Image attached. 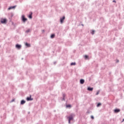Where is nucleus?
Wrapping results in <instances>:
<instances>
[{"label": "nucleus", "instance_id": "5", "mask_svg": "<svg viewBox=\"0 0 124 124\" xmlns=\"http://www.w3.org/2000/svg\"><path fill=\"white\" fill-rule=\"evenodd\" d=\"M16 47L17 48V49H20L22 46L19 44H16Z\"/></svg>", "mask_w": 124, "mask_h": 124}, {"label": "nucleus", "instance_id": "13", "mask_svg": "<svg viewBox=\"0 0 124 124\" xmlns=\"http://www.w3.org/2000/svg\"><path fill=\"white\" fill-rule=\"evenodd\" d=\"M32 13H31V14H30L29 16V18H30V19H31L32 18Z\"/></svg>", "mask_w": 124, "mask_h": 124}, {"label": "nucleus", "instance_id": "24", "mask_svg": "<svg viewBox=\"0 0 124 124\" xmlns=\"http://www.w3.org/2000/svg\"><path fill=\"white\" fill-rule=\"evenodd\" d=\"M113 2H116V0H113Z\"/></svg>", "mask_w": 124, "mask_h": 124}, {"label": "nucleus", "instance_id": "14", "mask_svg": "<svg viewBox=\"0 0 124 124\" xmlns=\"http://www.w3.org/2000/svg\"><path fill=\"white\" fill-rule=\"evenodd\" d=\"M76 64V63L75 62L71 63V65H75Z\"/></svg>", "mask_w": 124, "mask_h": 124}, {"label": "nucleus", "instance_id": "19", "mask_svg": "<svg viewBox=\"0 0 124 124\" xmlns=\"http://www.w3.org/2000/svg\"><path fill=\"white\" fill-rule=\"evenodd\" d=\"M99 94V91H98L96 93V95H98V94Z\"/></svg>", "mask_w": 124, "mask_h": 124}, {"label": "nucleus", "instance_id": "12", "mask_svg": "<svg viewBox=\"0 0 124 124\" xmlns=\"http://www.w3.org/2000/svg\"><path fill=\"white\" fill-rule=\"evenodd\" d=\"M25 103H26V101H25V100H22V101H21V104L22 105H23V104H25Z\"/></svg>", "mask_w": 124, "mask_h": 124}, {"label": "nucleus", "instance_id": "21", "mask_svg": "<svg viewBox=\"0 0 124 124\" xmlns=\"http://www.w3.org/2000/svg\"><path fill=\"white\" fill-rule=\"evenodd\" d=\"M91 119H92V120H93V119H94V118L93 117V116H91Z\"/></svg>", "mask_w": 124, "mask_h": 124}, {"label": "nucleus", "instance_id": "18", "mask_svg": "<svg viewBox=\"0 0 124 124\" xmlns=\"http://www.w3.org/2000/svg\"><path fill=\"white\" fill-rule=\"evenodd\" d=\"M101 105V103H98L97 105V107H99V106H100Z\"/></svg>", "mask_w": 124, "mask_h": 124}, {"label": "nucleus", "instance_id": "16", "mask_svg": "<svg viewBox=\"0 0 124 124\" xmlns=\"http://www.w3.org/2000/svg\"><path fill=\"white\" fill-rule=\"evenodd\" d=\"M84 58H85V59H88V58H89V56H88V55H85V56H84Z\"/></svg>", "mask_w": 124, "mask_h": 124}, {"label": "nucleus", "instance_id": "23", "mask_svg": "<svg viewBox=\"0 0 124 124\" xmlns=\"http://www.w3.org/2000/svg\"><path fill=\"white\" fill-rule=\"evenodd\" d=\"M120 61L119 60L116 61V62H119Z\"/></svg>", "mask_w": 124, "mask_h": 124}, {"label": "nucleus", "instance_id": "17", "mask_svg": "<svg viewBox=\"0 0 124 124\" xmlns=\"http://www.w3.org/2000/svg\"><path fill=\"white\" fill-rule=\"evenodd\" d=\"M92 34H94V31L93 30L91 32Z\"/></svg>", "mask_w": 124, "mask_h": 124}, {"label": "nucleus", "instance_id": "3", "mask_svg": "<svg viewBox=\"0 0 124 124\" xmlns=\"http://www.w3.org/2000/svg\"><path fill=\"white\" fill-rule=\"evenodd\" d=\"M64 19H65V16H62V17H61L60 18V23H61V24H62V23H63V21H64Z\"/></svg>", "mask_w": 124, "mask_h": 124}, {"label": "nucleus", "instance_id": "22", "mask_svg": "<svg viewBox=\"0 0 124 124\" xmlns=\"http://www.w3.org/2000/svg\"><path fill=\"white\" fill-rule=\"evenodd\" d=\"M29 31H30V30H28L26 31V32H29Z\"/></svg>", "mask_w": 124, "mask_h": 124}, {"label": "nucleus", "instance_id": "8", "mask_svg": "<svg viewBox=\"0 0 124 124\" xmlns=\"http://www.w3.org/2000/svg\"><path fill=\"white\" fill-rule=\"evenodd\" d=\"M121 111V110H120V109H116L114 110V112L115 113H119V112H120Z\"/></svg>", "mask_w": 124, "mask_h": 124}, {"label": "nucleus", "instance_id": "20", "mask_svg": "<svg viewBox=\"0 0 124 124\" xmlns=\"http://www.w3.org/2000/svg\"><path fill=\"white\" fill-rule=\"evenodd\" d=\"M67 107H71V106L70 105H67Z\"/></svg>", "mask_w": 124, "mask_h": 124}, {"label": "nucleus", "instance_id": "10", "mask_svg": "<svg viewBox=\"0 0 124 124\" xmlns=\"http://www.w3.org/2000/svg\"><path fill=\"white\" fill-rule=\"evenodd\" d=\"M80 84H83L85 83V80L84 79H80Z\"/></svg>", "mask_w": 124, "mask_h": 124}, {"label": "nucleus", "instance_id": "6", "mask_svg": "<svg viewBox=\"0 0 124 124\" xmlns=\"http://www.w3.org/2000/svg\"><path fill=\"white\" fill-rule=\"evenodd\" d=\"M27 101H30V100H33V99L31 98V96H30V97H28L27 98Z\"/></svg>", "mask_w": 124, "mask_h": 124}, {"label": "nucleus", "instance_id": "4", "mask_svg": "<svg viewBox=\"0 0 124 124\" xmlns=\"http://www.w3.org/2000/svg\"><path fill=\"white\" fill-rule=\"evenodd\" d=\"M22 21L23 22H26V21H27V20H28L27 18H25V16H22Z\"/></svg>", "mask_w": 124, "mask_h": 124}, {"label": "nucleus", "instance_id": "25", "mask_svg": "<svg viewBox=\"0 0 124 124\" xmlns=\"http://www.w3.org/2000/svg\"><path fill=\"white\" fill-rule=\"evenodd\" d=\"M124 119H123V120L122 122H124Z\"/></svg>", "mask_w": 124, "mask_h": 124}, {"label": "nucleus", "instance_id": "2", "mask_svg": "<svg viewBox=\"0 0 124 124\" xmlns=\"http://www.w3.org/2000/svg\"><path fill=\"white\" fill-rule=\"evenodd\" d=\"M0 22L2 24H6V22H7V19H6V18H1Z\"/></svg>", "mask_w": 124, "mask_h": 124}, {"label": "nucleus", "instance_id": "9", "mask_svg": "<svg viewBox=\"0 0 124 124\" xmlns=\"http://www.w3.org/2000/svg\"><path fill=\"white\" fill-rule=\"evenodd\" d=\"M15 7H16V6L10 7L8 8V10H10L11 9H13L15 8Z\"/></svg>", "mask_w": 124, "mask_h": 124}, {"label": "nucleus", "instance_id": "15", "mask_svg": "<svg viewBox=\"0 0 124 124\" xmlns=\"http://www.w3.org/2000/svg\"><path fill=\"white\" fill-rule=\"evenodd\" d=\"M55 37V34H52L51 35V38H54Z\"/></svg>", "mask_w": 124, "mask_h": 124}, {"label": "nucleus", "instance_id": "1", "mask_svg": "<svg viewBox=\"0 0 124 124\" xmlns=\"http://www.w3.org/2000/svg\"><path fill=\"white\" fill-rule=\"evenodd\" d=\"M74 114H71L70 115L69 117H67V119H68V123L69 124H70V121L73 120V118L74 117Z\"/></svg>", "mask_w": 124, "mask_h": 124}, {"label": "nucleus", "instance_id": "11", "mask_svg": "<svg viewBox=\"0 0 124 124\" xmlns=\"http://www.w3.org/2000/svg\"><path fill=\"white\" fill-rule=\"evenodd\" d=\"M25 46H27V47H31V45L28 43H25Z\"/></svg>", "mask_w": 124, "mask_h": 124}, {"label": "nucleus", "instance_id": "7", "mask_svg": "<svg viewBox=\"0 0 124 124\" xmlns=\"http://www.w3.org/2000/svg\"><path fill=\"white\" fill-rule=\"evenodd\" d=\"M87 90L88 91H90V92H93V88L88 87Z\"/></svg>", "mask_w": 124, "mask_h": 124}]
</instances>
